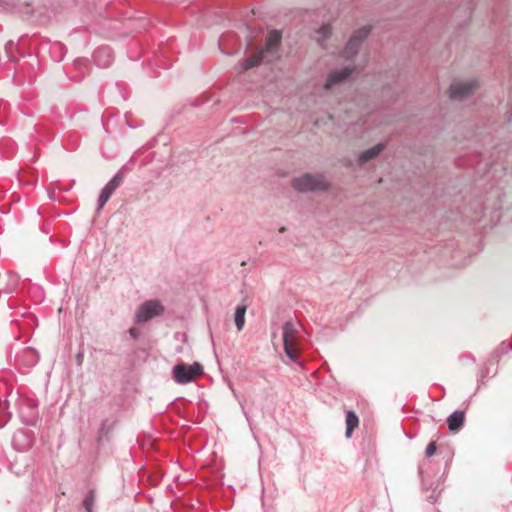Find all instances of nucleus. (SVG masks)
<instances>
[{"label": "nucleus", "instance_id": "17", "mask_svg": "<svg viewBox=\"0 0 512 512\" xmlns=\"http://www.w3.org/2000/svg\"><path fill=\"white\" fill-rule=\"evenodd\" d=\"M317 41L322 45L323 41L327 39L331 35V27L330 25L321 26L317 32Z\"/></svg>", "mask_w": 512, "mask_h": 512}, {"label": "nucleus", "instance_id": "5", "mask_svg": "<svg viewBox=\"0 0 512 512\" xmlns=\"http://www.w3.org/2000/svg\"><path fill=\"white\" fill-rule=\"evenodd\" d=\"M164 307L158 300H148L142 303L135 313V322L145 323L163 313Z\"/></svg>", "mask_w": 512, "mask_h": 512}, {"label": "nucleus", "instance_id": "8", "mask_svg": "<svg viewBox=\"0 0 512 512\" xmlns=\"http://www.w3.org/2000/svg\"><path fill=\"white\" fill-rule=\"evenodd\" d=\"M479 87L477 80L456 81L450 86V97L453 99L467 98L468 95L474 93Z\"/></svg>", "mask_w": 512, "mask_h": 512}, {"label": "nucleus", "instance_id": "2", "mask_svg": "<svg viewBox=\"0 0 512 512\" xmlns=\"http://www.w3.org/2000/svg\"><path fill=\"white\" fill-rule=\"evenodd\" d=\"M282 330L284 352L292 362H297L298 323L287 321L283 324Z\"/></svg>", "mask_w": 512, "mask_h": 512}, {"label": "nucleus", "instance_id": "13", "mask_svg": "<svg viewBox=\"0 0 512 512\" xmlns=\"http://www.w3.org/2000/svg\"><path fill=\"white\" fill-rule=\"evenodd\" d=\"M465 421V414L463 411H454L452 415L447 418L449 430L452 432L459 431Z\"/></svg>", "mask_w": 512, "mask_h": 512}, {"label": "nucleus", "instance_id": "16", "mask_svg": "<svg viewBox=\"0 0 512 512\" xmlns=\"http://www.w3.org/2000/svg\"><path fill=\"white\" fill-rule=\"evenodd\" d=\"M359 425V418L354 411L346 413V431L345 435L350 438L353 430Z\"/></svg>", "mask_w": 512, "mask_h": 512}, {"label": "nucleus", "instance_id": "7", "mask_svg": "<svg viewBox=\"0 0 512 512\" xmlns=\"http://www.w3.org/2000/svg\"><path fill=\"white\" fill-rule=\"evenodd\" d=\"M124 179L122 170L118 171L113 178L102 188L98 201L97 210L100 211L108 202L115 190L121 185Z\"/></svg>", "mask_w": 512, "mask_h": 512}, {"label": "nucleus", "instance_id": "1", "mask_svg": "<svg viewBox=\"0 0 512 512\" xmlns=\"http://www.w3.org/2000/svg\"><path fill=\"white\" fill-rule=\"evenodd\" d=\"M281 41V33L278 30L271 31L267 36L266 47L260 50L253 57L247 58L239 63L241 71H246L259 65L268 53H274Z\"/></svg>", "mask_w": 512, "mask_h": 512}, {"label": "nucleus", "instance_id": "3", "mask_svg": "<svg viewBox=\"0 0 512 512\" xmlns=\"http://www.w3.org/2000/svg\"><path fill=\"white\" fill-rule=\"evenodd\" d=\"M293 187L299 192L325 190L327 183L322 175L305 174L293 180Z\"/></svg>", "mask_w": 512, "mask_h": 512}, {"label": "nucleus", "instance_id": "19", "mask_svg": "<svg viewBox=\"0 0 512 512\" xmlns=\"http://www.w3.org/2000/svg\"><path fill=\"white\" fill-rule=\"evenodd\" d=\"M436 443L435 442H431L428 444V446L426 447L425 449V455L430 458V456H433L435 453H436Z\"/></svg>", "mask_w": 512, "mask_h": 512}, {"label": "nucleus", "instance_id": "4", "mask_svg": "<svg viewBox=\"0 0 512 512\" xmlns=\"http://www.w3.org/2000/svg\"><path fill=\"white\" fill-rule=\"evenodd\" d=\"M203 373V368L198 362H194L188 366L180 363L173 368V378L179 384H187L192 382L197 376Z\"/></svg>", "mask_w": 512, "mask_h": 512}, {"label": "nucleus", "instance_id": "22", "mask_svg": "<svg viewBox=\"0 0 512 512\" xmlns=\"http://www.w3.org/2000/svg\"><path fill=\"white\" fill-rule=\"evenodd\" d=\"M82 357H83V356H82V354H81V353H79V354L77 355V360H78V362H79V363L81 362Z\"/></svg>", "mask_w": 512, "mask_h": 512}, {"label": "nucleus", "instance_id": "9", "mask_svg": "<svg viewBox=\"0 0 512 512\" xmlns=\"http://www.w3.org/2000/svg\"><path fill=\"white\" fill-rule=\"evenodd\" d=\"M354 71L353 67H344L339 70L332 71L328 74L326 83H325V89H331L335 87L338 84H341L345 82Z\"/></svg>", "mask_w": 512, "mask_h": 512}, {"label": "nucleus", "instance_id": "12", "mask_svg": "<svg viewBox=\"0 0 512 512\" xmlns=\"http://www.w3.org/2000/svg\"><path fill=\"white\" fill-rule=\"evenodd\" d=\"M384 148H385V145L382 143H379V144L375 145L374 147L362 152L358 157L359 165H363V164L367 163L368 161L376 158L384 150Z\"/></svg>", "mask_w": 512, "mask_h": 512}, {"label": "nucleus", "instance_id": "11", "mask_svg": "<svg viewBox=\"0 0 512 512\" xmlns=\"http://www.w3.org/2000/svg\"><path fill=\"white\" fill-rule=\"evenodd\" d=\"M12 445L18 451H25L31 447V439L24 431H17L12 438Z\"/></svg>", "mask_w": 512, "mask_h": 512}, {"label": "nucleus", "instance_id": "21", "mask_svg": "<svg viewBox=\"0 0 512 512\" xmlns=\"http://www.w3.org/2000/svg\"><path fill=\"white\" fill-rule=\"evenodd\" d=\"M129 333L133 338H137L139 335V331L136 328H130Z\"/></svg>", "mask_w": 512, "mask_h": 512}, {"label": "nucleus", "instance_id": "6", "mask_svg": "<svg viewBox=\"0 0 512 512\" xmlns=\"http://www.w3.org/2000/svg\"><path fill=\"white\" fill-rule=\"evenodd\" d=\"M371 31V26L367 25L358 29L352 37L349 39L343 50V57L350 59L354 57L362 44V42L368 37Z\"/></svg>", "mask_w": 512, "mask_h": 512}, {"label": "nucleus", "instance_id": "15", "mask_svg": "<svg viewBox=\"0 0 512 512\" xmlns=\"http://www.w3.org/2000/svg\"><path fill=\"white\" fill-rule=\"evenodd\" d=\"M17 283L18 279L14 275H6L5 277H0V291L11 293L17 286Z\"/></svg>", "mask_w": 512, "mask_h": 512}, {"label": "nucleus", "instance_id": "20", "mask_svg": "<svg viewBox=\"0 0 512 512\" xmlns=\"http://www.w3.org/2000/svg\"><path fill=\"white\" fill-rule=\"evenodd\" d=\"M7 413V403L0 400V416Z\"/></svg>", "mask_w": 512, "mask_h": 512}, {"label": "nucleus", "instance_id": "14", "mask_svg": "<svg viewBox=\"0 0 512 512\" xmlns=\"http://www.w3.org/2000/svg\"><path fill=\"white\" fill-rule=\"evenodd\" d=\"M246 311V304H240L235 308L234 322L238 331H242L245 326Z\"/></svg>", "mask_w": 512, "mask_h": 512}, {"label": "nucleus", "instance_id": "10", "mask_svg": "<svg viewBox=\"0 0 512 512\" xmlns=\"http://www.w3.org/2000/svg\"><path fill=\"white\" fill-rule=\"evenodd\" d=\"M93 60L100 67H107L113 62V53L109 47H100L93 54Z\"/></svg>", "mask_w": 512, "mask_h": 512}, {"label": "nucleus", "instance_id": "18", "mask_svg": "<svg viewBox=\"0 0 512 512\" xmlns=\"http://www.w3.org/2000/svg\"><path fill=\"white\" fill-rule=\"evenodd\" d=\"M94 492L93 491H90L85 499L83 500V506L84 508L86 509L87 512H92V506H93V503H94Z\"/></svg>", "mask_w": 512, "mask_h": 512}]
</instances>
